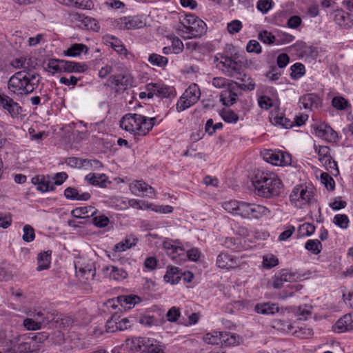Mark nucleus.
<instances>
[{
    "label": "nucleus",
    "mask_w": 353,
    "mask_h": 353,
    "mask_svg": "<svg viewBox=\"0 0 353 353\" xmlns=\"http://www.w3.org/2000/svg\"><path fill=\"white\" fill-rule=\"evenodd\" d=\"M252 183L256 194L266 199L279 196L283 188L282 181L278 175L269 171L257 170Z\"/></svg>",
    "instance_id": "nucleus-1"
},
{
    "label": "nucleus",
    "mask_w": 353,
    "mask_h": 353,
    "mask_svg": "<svg viewBox=\"0 0 353 353\" xmlns=\"http://www.w3.org/2000/svg\"><path fill=\"white\" fill-rule=\"evenodd\" d=\"M39 82V76L34 70H22L9 79L8 88L11 94L21 96L32 92Z\"/></svg>",
    "instance_id": "nucleus-2"
},
{
    "label": "nucleus",
    "mask_w": 353,
    "mask_h": 353,
    "mask_svg": "<svg viewBox=\"0 0 353 353\" xmlns=\"http://www.w3.org/2000/svg\"><path fill=\"white\" fill-rule=\"evenodd\" d=\"M154 117L148 118L139 114H126L120 121L121 128L134 136H145L154 125Z\"/></svg>",
    "instance_id": "nucleus-3"
},
{
    "label": "nucleus",
    "mask_w": 353,
    "mask_h": 353,
    "mask_svg": "<svg viewBox=\"0 0 353 353\" xmlns=\"http://www.w3.org/2000/svg\"><path fill=\"white\" fill-rule=\"evenodd\" d=\"M206 29L205 23L193 14L181 17L176 27L177 34L184 39L199 38L206 32Z\"/></svg>",
    "instance_id": "nucleus-4"
},
{
    "label": "nucleus",
    "mask_w": 353,
    "mask_h": 353,
    "mask_svg": "<svg viewBox=\"0 0 353 353\" xmlns=\"http://www.w3.org/2000/svg\"><path fill=\"white\" fill-rule=\"evenodd\" d=\"M290 201L297 208H303L316 201L314 188L312 185H299L295 186L290 195Z\"/></svg>",
    "instance_id": "nucleus-5"
},
{
    "label": "nucleus",
    "mask_w": 353,
    "mask_h": 353,
    "mask_svg": "<svg viewBox=\"0 0 353 353\" xmlns=\"http://www.w3.org/2000/svg\"><path fill=\"white\" fill-rule=\"evenodd\" d=\"M271 214V210L264 205L241 202L239 215L243 218L258 219L269 216Z\"/></svg>",
    "instance_id": "nucleus-6"
},
{
    "label": "nucleus",
    "mask_w": 353,
    "mask_h": 353,
    "mask_svg": "<svg viewBox=\"0 0 353 353\" xmlns=\"http://www.w3.org/2000/svg\"><path fill=\"white\" fill-rule=\"evenodd\" d=\"M301 279V276L296 272L288 269H282L275 273L271 280V285L274 289H281L284 283L297 282Z\"/></svg>",
    "instance_id": "nucleus-7"
},
{
    "label": "nucleus",
    "mask_w": 353,
    "mask_h": 353,
    "mask_svg": "<svg viewBox=\"0 0 353 353\" xmlns=\"http://www.w3.org/2000/svg\"><path fill=\"white\" fill-rule=\"evenodd\" d=\"M162 245L166 254L172 261L177 263H181L185 261V249L179 241L166 239L163 241Z\"/></svg>",
    "instance_id": "nucleus-8"
},
{
    "label": "nucleus",
    "mask_w": 353,
    "mask_h": 353,
    "mask_svg": "<svg viewBox=\"0 0 353 353\" xmlns=\"http://www.w3.org/2000/svg\"><path fill=\"white\" fill-rule=\"evenodd\" d=\"M263 159L276 166H288L291 165V155L281 150H267L263 152Z\"/></svg>",
    "instance_id": "nucleus-9"
},
{
    "label": "nucleus",
    "mask_w": 353,
    "mask_h": 353,
    "mask_svg": "<svg viewBox=\"0 0 353 353\" xmlns=\"http://www.w3.org/2000/svg\"><path fill=\"white\" fill-rule=\"evenodd\" d=\"M108 81L116 92H121L132 86L134 78L125 69L122 74L110 76Z\"/></svg>",
    "instance_id": "nucleus-10"
},
{
    "label": "nucleus",
    "mask_w": 353,
    "mask_h": 353,
    "mask_svg": "<svg viewBox=\"0 0 353 353\" xmlns=\"http://www.w3.org/2000/svg\"><path fill=\"white\" fill-rule=\"evenodd\" d=\"M314 149L318 154L319 160L325 166L326 170L331 172L334 170L336 173H339L336 162L330 155V148L328 146L314 144Z\"/></svg>",
    "instance_id": "nucleus-11"
},
{
    "label": "nucleus",
    "mask_w": 353,
    "mask_h": 353,
    "mask_svg": "<svg viewBox=\"0 0 353 353\" xmlns=\"http://www.w3.org/2000/svg\"><path fill=\"white\" fill-rule=\"evenodd\" d=\"M151 342L152 339L150 338H128L122 346L131 352L143 353L148 352Z\"/></svg>",
    "instance_id": "nucleus-12"
},
{
    "label": "nucleus",
    "mask_w": 353,
    "mask_h": 353,
    "mask_svg": "<svg viewBox=\"0 0 353 353\" xmlns=\"http://www.w3.org/2000/svg\"><path fill=\"white\" fill-rule=\"evenodd\" d=\"M144 23L138 17H123L114 19L113 26L119 30H130L140 28Z\"/></svg>",
    "instance_id": "nucleus-13"
},
{
    "label": "nucleus",
    "mask_w": 353,
    "mask_h": 353,
    "mask_svg": "<svg viewBox=\"0 0 353 353\" xmlns=\"http://www.w3.org/2000/svg\"><path fill=\"white\" fill-rule=\"evenodd\" d=\"M219 65H221L223 72L228 77H236L241 73V63L231 57H223Z\"/></svg>",
    "instance_id": "nucleus-14"
},
{
    "label": "nucleus",
    "mask_w": 353,
    "mask_h": 353,
    "mask_svg": "<svg viewBox=\"0 0 353 353\" xmlns=\"http://www.w3.org/2000/svg\"><path fill=\"white\" fill-rule=\"evenodd\" d=\"M131 192L137 196L143 194L149 198H155V191L154 188L141 180H136L129 185Z\"/></svg>",
    "instance_id": "nucleus-15"
},
{
    "label": "nucleus",
    "mask_w": 353,
    "mask_h": 353,
    "mask_svg": "<svg viewBox=\"0 0 353 353\" xmlns=\"http://www.w3.org/2000/svg\"><path fill=\"white\" fill-rule=\"evenodd\" d=\"M239 259L226 252H221L216 257V265L218 268L225 270L234 269L239 266Z\"/></svg>",
    "instance_id": "nucleus-16"
},
{
    "label": "nucleus",
    "mask_w": 353,
    "mask_h": 353,
    "mask_svg": "<svg viewBox=\"0 0 353 353\" xmlns=\"http://www.w3.org/2000/svg\"><path fill=\"white\" fill-rule=\"evenodd\" d=\"M320 97L314 93L306 94L299 98V104L301 108L313 111L321 105Z\"/></svg>",
    "instance_id": "nucleus-17"
},
{
    "label": "nucleus",
    "mask_w": 353,
    "mask_h": 353,
    "mask_svg": "<svg viewBox=\"0 0 353 353\" xmlns=\"http://www.w3.org/2000/svg\"><path fill=\"white\" fill-rule=\"evenodd\" d=\"M0 108L6 110L12 117L18 116L22 110L17 102L4 94L0 97Z\"/></svg>",
    "instance_id": "nucleus-18"
},
{
    "label": "nucleus",
    "mask_w": 353,
    "mask_h": 353,
    "mask_svg": "<svg viewBox=\"0 0 353 353\" xmlns=\"http://www.w3.org/2000/svg\"><path fill=\"white\" fill-rule=\"evenodd\" d=\"M32 183L37 185V190L41 192L53 191L55 189L49 175H37L32 178Z\"/></svg>",
    "instance_id": "nucleus-19"
},
{
    "label": "nucleus",
    "mask_w": 353,
    "mask_h": 353,
    "mask_svg": "<svg viewBox=\"0 0 353 353\" xmlns=\"http://www.w3.org/2000/svg\"><path fill=\"white\" fill-rule=\"evenodd\" d=\"M314 131L317 137L324 139L328 142H336L338 140L337 132L325 123L318 125Z\"/></svg>",
    "instance_id": "nucleus-20"
},
{
    "label": "nucleus",
    "mask_w": 353,
    "mask_h": 353,
    "mask_svg": "<svg viewBox=\"0 0 353 353\" xmlns=\"http://www.w3.org/2000/svg\"><path fill=\"white\" fill-rule=\"evenodd\" d=\"M334 331L343 333L353 329V314H347L339 319L333 326Z\"/></svg>",
    "instance_id": "nucleus-21"
},
{
    "label": "nucleus",
    "mask_w": 353,
    "mask_h": 353,
    "mask_svg": "<svg viewBox=\"0 0 353 353\" xmlns=\"http://www.w3.org/2000/svg\"><path fill=\"white\" fill-rule=\"evenodd\" d=\"M103 41L106 44L110 45L120 55H123L125 58L128 57L130 54L128 52L122 41L118 38L112 35L107 34L103 37Z\"/></svg>",
    "instance_id": "nucleus-22"
},
{
    "label": "nucleus",
    "mask_w": 353,
    "mask_h": 353,
    "mask_svg": "<svg viewBox=\"0 0 353 353\" xmlns=\"http://www.w3.org/2000/svg\"><path fill=\"white\" fill-rule=\"evenodd\" d=\"M139 239L133 234L127 235L122 241L117 243L113 250L116 252H122L132 248L137 244Z\"/></svg>",
    "instance_id": "nucleus-23"
},
{
    "label": "nucleus",
    "mask_w": 353,
    "mask_h": 353,
    "mask_svg": "<svg viewBox=\"0 0 353 353\" xmlns=\"http://www.w3.org/2000/svg\"><path fill=\"white\" fill-rule=\"evenodd\" d=\"M117 301L124 310H130L141 303V298L135 294L121 295L117 297Z\"/></svg>",
    "instance_id": "nucleus-24"
},
{
    "label": "nucleus",
    "mask_w": 353,
    "mask_h": 353,
    "mask_svg": "<svg viewBox=\"0 0 353 353\" xmlns=\"http://www.w3.org/2000/svg\"><path fill=\"white\" fill-rule=\"evenodd\" d=\"M334 21L341 28L349 29L353 26V19L349 13L337 10L334 13Z\"/></svg>",
    "instance_id": "nucleus-25"
},
{
    "label": "nucleus",
    "mask_w": 353,
    "mask_h": 353,
    "mask_svg": "<svg viewBox=\"0 0 353 353\" xmlns=\"http://www.w3.org/2000/svg\"><path fill=\"white\" fill-rule=\"evenodd\" d=\"M74 268L77 274H80L81 276H84L86 274L92 273V276H94L92 273L93 264L90 262L88 259L80 258L74 262Z\"/></svg>",
    "instance_id": "nucleus-26"
},
{
    "label": "nucleus",
    "mask_w": 353,
    "mask_h": 353,
    "mask_svg": "<svg viewBox=\"0 0 353 353\" xmlns=\"http://www.w3.org/2000/svg\"><path fill=\"white\" fill-rule=\"evenodd\" d=\"M103 271H110L109 278L117 281H123L128 276V273L125 270L115 265H107L103 268Z\"/></svg>",
    "instance_id": "nucleus-27"
},
{
    "label": "nucleus",
    "mask_w": 353,
    "mask_h": 353,
    "mask_svg": "<svg viewBox=\"0 0 353 353\" xmlns=\"http://www.w3.org/2000/svg\"><path fill=\"white\" fill-rule=\"evenodd\" d=\"M221 343L225 346H237L241 344L243 339L236 333L222 332Z\"/></svg>",
    "instance_id": "nucleus-28"
},
{
    "label": "nucleus",
    "mask_w": 353,
    "mask_h": 353,
    "mask_svg": "<svg viewBox=\"0 0 353 353\" xmlns=\"http://www.w3.org/2000/svg\"><path fill=\"white\" fill-rule=\"evenodd\" d=\"M254 310L258 314L270 315L274 314L279 311L276 304L270 302L257 303Z\"/></svg>",
    "instance_id": "nucleus-29"
},
{
    "label": "nucleus",
    "mask_w": 353,
    "mask_h": 353,
    "mask_svg": "<svg viewBox=\"0 0 353 353\" xmlns=\"http://www.w3.org/2000/svg\"><path fill=\"white\" fill-rule=\"evenodd\" d=\"M63 72H83L88 70V67L85 63H81L75 61L63 60Z\"/></svg>",
    "instance_id": "nucleus-30"
},
{
    "label": "nucleus",
    "mask_w": 353,
    "mask_h": 353,
    "mask_svg": "<svg viewBox=\"0 0 353 353\" xmlns=\"http://www.w3.org/2000/svg\"><path fill=\"white\" fill-rule=\"evenodd\" d=\"M51 254L52 251H43L38 254L37 255V263L38 267L37 270L41 271L43 270H48L50 268L51 262Z\"/></svg>",
    "instance_id": "nucleus-31"
},
{
    "label": "nucleus",
    "mask_w": 353,
    "mask_h": 353,
    "mask_svg": "<svg viewBox=\"0 0 353 353\" xmlns=\"http://www.w3.org/2000/svg\"><path fill=\"white\" fill-rule=\"evenodd\" d=\"M107 179L108 178L105 174L95 173H90L85 177V179L88 183L93 185H98L101 188L105 186Z\"/></svg>",
    "instance_id": "nucleus-32"
},
{
    "label": "nucleus",
    "mask_w": 353,
    "mask_h": 353,
    "mask_svg": "<svg viewBox=\"0 0 353 353\" xmlns=\"http://www.w3.org/2000/svg\"><path fill=\"white\" fill-rule=\"evenodd\" d=\"M88 51V48L87 46L83 43H74L72 44L70 47H69L65 52L64 54L68 57H78L81 53L84 52L87 54Z\"/></svg>",
    "instance_id": "nucleus-33"
},
{
    "label": "nucleus",
    "mask_w": 353,
    "mask_h": 353,
    "mask_svg": "<svg viewBox=\"0 0 353 353\" xmlns=\"http://www.w3.org/2000/svg\"><path fill=\"white\" fill-rule=\"evenodd\" d=\"M96 213V209L92 206L80 207L74 209L71 214L74 217L83 219L93 216Z\"/></svg>",
    "instance_id": "nucleus-34"
},
{
    "label": "nucleus",
    "mask_w": 353,
    "mask_h": 353,
    "mask_svg": "<svg viewBox=\"0 0 353 353\" xmlns=\"http://www.w3.org/2000/svg\"><path fill=\"white\" fill-rule=\"evenodd\" d=\"M63 60L51 59L46 65L45 69L52 74L63 72Z\"/></svg>",
    "instance_id": "nucleus-35"
},
{
    "label": "nucleus",
    "mask_w": 353,
    "mask_h": 353,
    "mask_svg": "<svg viewBox=\"0 0 353 353\" xmlns=\"http://www.w3.org/2000/svg\"><path fill=\"white\" fill-rule=\"evenodd\" d=\"M190 102L195 104L200 98L201 91L196 83L191 84L183 92Z\"/></svg>",
    "instance_id": "nucleus-36"
},
{
    "label": "nucleus",
    "mask_w": 353,
    "mask_h": 353,
    "mask_svg": "<svg viewBox=\"0 0 353 353\" xmlns=\"http://www.w3.org/2000/svg\"><path fill=\"white\" fill-rule=\"evenodd\" d=\"M237 94L232 90L227 89L221 92L220 101L223 105L230 106L236 101Z\"/></svg>",
    "instance_id": "nucleus-37"
},
{
    "label": "nucleus",
    "mask_w": 353,
    "mask_h": 353,
    "mask_svg": "<svg viewBox=\"0 0 353 353\" xmlns=\"http://www.w3.org/2000/svg\"><path fill=\"white\" fill-rule=\"evenodd\" d=\"M26 314L28 316L32 317L35 321L39 322L41 327L43 324H48L52 321V319L46 316L42 310H30L26 312Z\"/></svg>",
    "instance_id": "nucleus-38"
},
{
    "label": "nucleus",
    "mask_w": 353,
    "mask_h": 353,
    "mask_svg": "<svg viewBox=\"0 0 353 353\" xmlns=\"http://www.w3.org/2000/svg\"><path fill=\"white\" fill-rule=\"evenodd\" d=\"M138 322L143 326L151 327L152 326L161 325L163 322L162 320L156 318L152 315H143L139 318Z\"/></svg>",
    "instance_id": "nucleus-39"
},
{
    "label": "nucleus",
    "mask_w": 353,
    "mask_h": 353,
    "mask_svg": "<svg viewBox=\"0 0 353 353\" xmlns=\"http://www.w3.org/2000/svg\"><path fill=\"white\" fill-rule=\"evenodd\" d=\"M163 278L165 282L171 284L179 283L181 279L179 269L176 267L168 268Z\"/></svg>",
    "instance_id": "nucleus-40"
},
{
    "label": "nucleus",
    "mask_w": 353,
    "mask_h": 353,
    "mask_svg": "<svg viewBox=\"0 0 353 353\" xmlns=\"http://www.w3.org/2000/svg\"><path fill=\"white\" fill-rule=\"evenodd\" d=\"M219 114L222 119L228 123L234 124L239 120V115L230 109H223Z\"/></svg>",
    "instance_id": "nucleus-41"
},
{
    "label": "nucleus",
    "mask_w": 353,
    "mask_h": 353,
    "mask_svg": "<svg viewBox=\"0 0 353 353\" xmlns=\"http://www.w3.org/2000/svg\"><path fill=\"white\" fill-rule=\"evenodd\" d=\"M65 6L83 10H91L94 8V3L92 0H70V2Z\"/></svg>",
    "instance_id": "nucleus-42"
},
{
    "label": "nucleus",
    "mask_w": 353,
    "mask_h": 353,
    "mask_svg": "<svg viewBox=\"0 0 353 353\" xmlns=\"http://www.w3.org/2000/svg\"><path fill=\"white\" fill-rule=\"evenodd\" d=\"M221 334L222 332L216 331L208 332L203 336V339L208 344L218 345L221 343Z\"/></svg>",
    "instance_id": "nucleus-43"
},
{
    "label": "nucleus",
    "mask_w": 353,
    "mask_h": 353,
    "mask_svg": "<svg viewBox=\"0 0 353 353\" xmlns=\"http://www.w3.org/2000/svg\"><path fill=\"white\" fill-rule=\"evenodd\" d=\"M148 62L152 65L158 67H164L168 63V59L165 57L158 54L152 53L148 57Z\"/></svg>",
    "instance_id": "nucleus-44"
},
{
    "label": "nucleus",
    "mask_w": 353,
    "mask_h": 353,
    "mask_svg": "<svg viewBox=\"0 0 353 353\" xmlns=\"http://www.w3.org/2000/svg\"><path fill=\"white\" fill-rule=\"evenodd\" d=\"M305 248L314 254H318L321 251L322 245L318 239H310L305 243Z\"/></svg>",
    "instance_id": "nucleus-45"
},
{
    "label": "nucleus",
    "mask_w": 353,
    "mask_h": 353,
    "mask_svg": "<svg viewBox=\"0 0 353 353\" xmlns=\"http://www.w3.org/2000/svg\"><path fill=\"white\" fill-rule=\"evenodd\" d=\"M333 223L341 229H347L349 227L350 219L345 214H338L334 216Z\"/></svg>",
    "instance_id": "nucleus-46"
},
{
    "label": "nucleus",
    "mask_w": 353,
    "mask_h": 353,
    "mask_svg": "<svg viewBox=\"0 0 353 353\" xmlns=\"http://www.w3.org/2000/svg\"><path fill=\"white\" fill-rule=\"evenodd\" d=\"M279 264L278 258L272 254H268L263 257V266L265 269H271Z\"/></svg>",
    "instance_id": "nucleus-47"
},
{
    "label": "nucleus",
    "mask_w": 353,
    "mask_h": 353,
    "mask_svg": "<svg viewBox=\"0 0 353 353\" xmlns=\"http://www.w3.org/2000/svg\"><path fill=\"white\" fill-rule=\"evenodd\" d=\"M241 205V202L239 203L237 201H229L223 203V208L230 213H234L239 215Z\"/></svg>",
    "instance_id": "nucleus-48"
},
{
    "label": "nucleus",
    "mask_w": 353,
    "mask_h": 353,
    "mask_svg": "<svg viewBox=\"0 0 353 353\" xmlns=\"http://www.w3.org/2000/svg\"><path fill=\"white\" fill-rule=\"evenodd\" d=\"M193 105L194 103L190 102L189 99L183 93L176 103V108L177 112H181Z\"/></svg>",
    "instance_id": "nucleus-49"
},
{
    "label": "nucleus",
    "mask_w": 353,
    "mask_h": 353,
    "mask_svg": "<svg viewBox=\"0 0 353 353\" xmlns=\"http://www.w3.org/2000/svg\"><path fill=\"white\" fill-rule=\"evenodd\" d=\"M173 94V88L161 83H158L157 96L168 98Z\"/></svg>",
    "instance_id": "nucleus-50"
},
{
    "label": "nucleus",
    "mask_w": 353,
    "mask_h": 353,
    "mask_svg": "<svg viewBox=\"0 0 353 353\" xmlns=\"http://www.w3.org/2000/svg\"><path fill=\"white\" fill-rule=\"evenodd\" d=\"M259 39L265 44H273L279 43L276 42L275 37L270 32L263 30L259 34Z\"/></svg>",
    "instance_id": "nucleus-51"
},
{
    "label": "nucleus",
    "mask_w": 353,
    "mask_h": 353,
    "mask_svg": "<svg viewBox=\"0 0 353 353\" xmlns=\"http://www.w3.org/2000/svg\"><path fill=\"white\" fill-rule=\"evenodd\" d=\"M291 77L292 79H299L305 74V67L301 63H296L291 66Z\"/></svg>",
    "instance_id": "nucleus-52"
},
{
    "label": "nucleus",
    "mask_w": 353,
    "mask_h": 353,
    "mask_svg": "<svg viewBox=\"0 0 353 353\" xmlns=\"http://www.w3.org/2000/svg\"><path fill=\"white\" fill-rule=\"evenodd\" d=\"M23 325L24 327L29 331H35L40 330L42 327L40 323L35 321L32 317L28 316L23 320Z\"/></svg>",
    "instance_id": "nucleus-53"
},
{
    "label": "nucleus",
    "mask_w": 353,
    "mask_h": 353,
    "mask_svg": "<svg viewBox=\"0 0 353 353\" xmlns=\"http://www.w3.org/2000/svg\"><path fill=\"white\" fill-rule=\"evenodd\" d=\"M30 59L26 57H20L15 59L12 61V65L15 68H21L23 70H30Z\"/></svg>",
    "instance_id": "nucleus-54"
},
{
    "label": "nucleus",
    "mask_w": 353,
    "mask_h": 353,
    "mask_svg": "<svg viewBox=\"0 0 353 353\" xmlns=\"http://www.w3.org/2000/svg\"><path fill=\"white\" fill-rule=\"evenodd\" d=\"M273 4L272 0H259L256 3V8L264 14L272 8Z\"/></svg>",
    "instance_id": "nucleus-55"
},
{
    "label": "nucleus",
    "mask_w": 353,
    "mask_h": 353,
    "mask_svg": "<svg viewBox=\"0 0 353 353\" xmlns=\"http://www.w3.org/2000/svg\"><path fill=\"white\" fill-rule=\"evenodd\" d=\"M301 236H310L315 232V226L310 223H304L301 225L298 230Z\"/></svg>",
    "instance_id": "nucleus-56"
},
{
    "label": "nucleus",
    "mask_w": 353,
    "mask_h": 353,
    "mask_svg": "<svg viewBox=\"0 0 353 353\" xmlns=\"http://www.w3.org/2000/svg\"><path fill=\"white\" fill-rule=\"evenodd\" d=\"M224 245L228 249L239 251L240 249L241 240L239 238L228 237L225 240Z\"/></svg>",
    "instance_id": "nucleus-57"
},
{
    "label": "nucleus",
    "mask_w": 353,
    "mask_h": 353,
    "mask_svg": "<svg viewBox=\"0 0 353 353\" xmlns=\"http://www.w3.org/2000/svg\"><path fill=\"white\" fill-rule=\"evenodd\" d=\"M321 183L325 186L328 190H334L335 187L334 180L327 173L323 172L321 175Z\"/></svg>",
    "instance_id": "nucleus-58"
},
{
    "label": "nucleus",
    "mask_w": 353,
    "mask_h": 353,
    "mask_svg": "<svg viewBox=\"0 0 353 353\" xmlns=\"http://www.w3.org/2000/svg\"><path fill=\"white\" fill-rule=\"evenodd\" d=\"M243 28L242 23L237 19L232 20L228 23L227 29L230 34H234L241 31Z\"/></svg>",
    "instance_id": "nucleus-59"
},
{
    "label": "nucleus",
    "mask_w": 353,
    "mask_h": 353,
    "mask_svg": "<svg viewBox=\"0 0 353 353\" xmlns=\"http://www.w3.org/2000/svg\"><path fill=\"white\" fill-rule=\"evenodd\" d=\"M35 234L33 228L29 225L23 227V240L26 242H31L34 239Z\"/></svg>",
    "instance_id": "nucleus-60"
},
{
    "label": "nucleus",
    "mask_w": 353,
    "mask_h": 353,
    "mask_svg": "<svg viewBox=\"0 0 353 353\" xmlns=\"http://www.w3.org/2000/svg\"><path fill=\"white\" fill-rule=\"evenodd\" d=\"M332 105L338 110H345L347 107V101L342 97H335L332 101Z\"/></svg>",
    "instance_id": "nucleus-61"
},
{
    "label": "nucleus",
    "mask_w": 353,
    "mask_h": 353,
    "mask_svg": "<svg viewBox=\"0 0 353 353\" xmlns=\"http://www.w3.org/2000/svg\"><path fill=\"white\" fill-rule=\"evenodd\" d=\"M118 317L116 316H112L110 319H109L105 325V332H115L118 331Z\"/></svg>",
    "instance_id": "nucleus-62"
},
{
    "label": "nucleus",
    "mask_w": 353,
    "mask_h": 353,
    "mask_svg": "<svg viewBox=\"0 0 353 353\" xmlns=\"http://www.w3.org/2000/svg\"><path fill=\"white\" fill-rule=\"evenodd\" d=\"M170 47L174 54H179L183 51L184 45L180 39L174 37L172 39V45Z\"/></svg>",
    "instance_id": "nucleus-63"
},
{
    "label": "nucleus",
    "mask_w": 353,
    "mask_h": 353,
    "mask_svg": "<svg viewBox=\"0 0 353 353\" xmlns=\"http://www.w3.org/2000/svg\"><path fill=\"white\" fill-rule=\"evenodd\" d=\"M246 50L248 52L259 54L261 52V46L257 41L250 40L247 44Z\"/></svg>",
    "instance_id": "nucleus-64"
}]
</instances>
